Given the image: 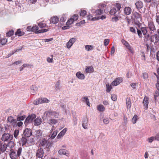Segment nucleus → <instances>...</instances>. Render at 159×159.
I'll use <instances>...</instances> for the list:
<instances>
[{
  "label": "nucleus",
  "mask_w": 159,
  "mask_h": 159,
  "mask_svg": "<svg viewBox=\"0 0 159 159\" xmlns=\"http://www.w3.org/2000/svg\"><path fill=\"white\" fill-rule=\"evenodd\" d=\"M22 148H19L17 150L11 151L9 154L11 159H20V156L22 152Z\"/></svg>",
  "instance_id": "obj_1"
},
{
  "label": "nucleus",
  "mask_w": 159,
  "mask_h": 159,
  "mask_svg": "<svg viewBox=\"0 0 159 159\" xmlns=\"http://www.w3.org/2000/svg\"><path fill=\"white\" fill-rule=\"evenodd\" d=\"M134 23L139 27L141 25L142 21L141 15L139 13L135 12L133 15Z\"/></svg>",
  "instance_id": "obj_2"
},
{
  "label": "nucleus",
  "mask_w": 159,
  "mask_h": 159,
  "mask_svg": "<svg viewBox=\"0 0 159 159\" xmlns=\"http://www.w3.org/2000/svg\"><path fill=\"white\" fill-rule=\"evenodd\" d=\"M52 144V142L51 141L43 139L39 144V146L42 149L43 148L47 149L48 151L49 147L51 146Z\"/></svg>",
  "instance_id": "obj_3"
},
{
  "label": "nucleus",
  "mask_w": 159,
  "mask_h": 159,
  "mask_svg": "<svg viewBox=\"0 0 159 159\" xmlns=\"http://www.w3.org/2000/svg\"><path fill=\"white\" fill-rule=\"evenodd\" d=\"M59 115L58 113L55 111H52L51 110H49L44 112V117H42V118L43 119L48 118L47 117H45V116L46 117L47 116H51V117L52 116L55 118H58Z\"/></svg>",
  "instance_id": "obj_4"
},
{
  "label": "nucleus",
  "mask_w": 159,
  "mask_h": 159,
  "mask_svg": "<svg viewBox=\"0 0 159 159\" xmlns=\"http://www.w3.org/2000/svg\"><path fill=\"white\" fill-rule=\"evenodd\" d=\"M13 136L12 134H10L8 133H5L2 136L1 139L2 142L9 141L13 138Z\"/></svg>",
  "instance_id": "obj_5"
},
{
  "label": "nucleus",
  "mask_w": 159,
  "mask_h": 159,
  "mask_svg": "<svg viewBox=\"0 0 159 159\" xmlns=\"http://www.w3.org/2000/svg\"><path fill=\"white\" fill-rule=\"evenodd\" d=\"M102 7L101 9H99L97 10H92V12L94 13L96 15H100L103 13V12L104 10V5H103L101 6Z\"/></svg>",
  "instance_id": "obj_6"
},
{
  "label": "nucleus",
  "mask_w": 159,
  "mask_h": 159,
  "mask_svg": "<svg viewBox=\"0 0 159 159\" xmlns=\"http://www.w3.org/2000/svg\"><path fill=\"white\" fill-rule=\"evenodd\" d=\"M7 148V145L4 142L0 141V155L4 152Z\"/></svg>",
  "instance_id": "obj_7"
},
{
  "label": "nucleus",
  "mask_w": 159,
  "mask_h": 159,
  "mask_svg": "<svg viewBox=\"0 0 159 159\" xmlns=\"http://www.w3.org/2000/svg\"><path fill=\"white\" fill-rule=\"evenodd\" d=\"M150 38L151 42L154 43L155 44L159 41V36L157 34L152 35Z\"/></svg>",
  "instance_id": "obj_8"
},
{
  "label": "nucleus",
  "mask_w": 159,
  "mask_h": 159,
  "mask_svg": "<svg viewBox=\"0 0 159 159\" xmlns=\"http://www.w3.org/2000/svg\"><path fill=\"white\" fill-rule=\"evenodd\" d=\"M58 152L59 154L61 155H64L67 157H69L70 155V153L68 150L63 149H60Z\"/></svg>",
  "instance_id": "obj_9"
},
{
  "label": "nucleus",
  "mask_w": 159,
  "mask_h": 159,
  "mask_svg": "<svg viewBox=\"0 0 159 159\" xmlns=\"http://www.w3.org/2000/svg\"><path fill=\"white\" fill-rule=\"evenodd\" d=\"M32 130L30 129H26L24 131V135L26 137H30L32 134Z\"/></svg>",
  "instance_id": "obj_10"
},
{
  "label": "nucleus",
  "mask_w": 159,
  "mask_h": 159,
  "mask_svg": "<svg viewBox=\"0 0 159 159\" xmlns=\"http://www.w3.org/2000/svg\"><path fill=\"white\" fill-rule=\"evenodd\" d=\"M76 39L75 38L70 39L68 42L66 43L67 47L69 48L76 41Z\"/></svg>",
  "instance_id": "obj_11"
},
{
  "label": "nucleus",
  "mask_w": 159,
  "mask_h": 159,
  "mask_svg": "<svg viewBox=\"0 0 159 159\" xmlns=\"http://www.w3.org/2000/svg\"><path fill=\"white\" fill-rule=\"evenodd\" d=\"M50 23L55 24L58 22L59 18L57 16H54L50 18Z\"/></svg>",
  "instance_id": "obj_12"
},
{
  "label": "nucleus",
  "mask_w": 159,
  "mask_h": 159,
  "mask_svg": "<svg viewBox=\"0 0 159 159\" xmlns=\"http://www.w3.org/2000/svg\"><path fill=\"white\" fill-rule=\"evenodd\" d=\"M43 151L42 148L39 149L37 151L36 156L37 157L41 158L43 156Z\"/></svg>",
  "instance_id": "obj_13"
},
{
  "label": "nucleus",
  "mask_w": 159,
  "mask_h": 159,
  "mask_svg": "<svg viewBox=\"0 0 159 159\" xmlns=\"http://www.w3.org/2000/svg\"><path fill=\"white\" fill-rule=\"evenodd\" d=\"M122 82V79L120 78H116L111 83L113 86H117Z\"/></svg>",
  "instance_id": "obj_14"
},
{
  "label": "nucleus",
  "mask_w": 159,
  "mask_h": 159,
  "mask_svg": "<svg viewBox=\"0 0 159 159\" xmlns=\"http://www.w3.org/2000/svg\"><path fill=\"white\" fill-rule=\"evenodd\" d=\"M148 27L151 31H154L156 30V28L152 22H148Z\"/></svg>",
  "instance_id": "obj_15"
},
{
  "label": "nucleus",
  "mask_w": 159,
  "mask_h": 159,
  "mask_svg": "<svg viewBox=\"0 0 159 159\" xmlns=\"http://www.w3.org/2000/svg\"><path fill=\"white\" fill-rule=\"evenodd\" d=\"M135 5L138 10L142 8L143 6V2L141 1H137L135 3Z\"/></svg>",
  "instance_id": "obj_16"
},
{
  "label": "nucleus",
  "mask_w": 159,
  "mask_h": 159,
  "mask_svg": "<svg viewBox=\"0 0 159 159\" xmlns=\"http://www.w3.org/2000/svg\"><path fill=\"white\" fill-rule=\"evenodd\" d=\"M35 132V136L37 139H39L42 138L43 136L42 132L41 130H36Z\"/></svg>",
  "instance_id": "obj_17"
},
{
  "label": "nucleus",
  "mask_w": 159,
  "mask_h": 159,
  "mask_svg": "<svg viewBox=\"0 0 159 159\" xmlns=\"http://www.w3.org/2000/svg\"><path fill=\"white\" fill-rule=\"evenodd\" d=\"M124 11L125 14L128 15L131 13L132 9L129 7H126L124 9Z\"/></svg>",
  "instance_id": "obj_18"
},
{
  "label": "nucleus",
  "mask_w": 159,
  "mask_h": 159,
  "mask_svg": "<svg viewBox=\"0 0 159 159\" xmlns=\"http://www.w3.org/2000/svg\"><path fill=\"white\" fill-rule=\"evenodd\" d=\"M76 77L79 79L84 80L85 79V76L84 75L81 73L80 72H77L76 74Z\"/></svg>",
  "instance_id": "obj_19"
},
{
  "label": "nucleus",
  "mask_w": 159,
  "mask_h": 159,
  "mask_svg": "<svg viewBox=\"0 0 159 159\" xmlns=\"http://www.w3.org/2000/svg\"><path fill=\"white\" fill-rule=\"evenodd\" d=\"M148 97L145 96L143 100V103L145 108L146 109L148 108Z\"/></svg>",
  "instance_id": "obj_20"
},
{
  "label": "nucleus",
  "mask_w": 159,
  "mask_h": 159,
  "mask_svg": "<svg viewBox=\"0 0 159 159\" xmlns=\"http://www.w3.org/2000/svg\"><path fill=\"white\" fill-rule=\"evenodd\" d=\"M28 139H27V137L26 138L22 137L21 138L20 142L22 143V146L26 145V146H27V140Z\"/></svg>",
  "instance_id": "obj_21"
},
{
  "label": "nucleus",
  "mask_w": 159,
  "mask_h": 159,
  "mask_svg": "<svg viewBox=\"0 0 159 159\" xmlns=\"http://www.w3.org/2000/svg\"><path fill=\"white\" fill-rule=\"evenodd\" d=\"M67 128H65L62 130L58 134L57 137L58 139L62 137L66 133L67 131Z\"/></svg>",
  "instance_id": "obj_22"
},
{
  "label": "nucleus",
  "mask_w": 159,
  "mask_h": 159,
  "mask_svg": "<svg viewBox=\"0 0 159 159\" xmlns=\"http://www.w3.org/2000/svg\"><path fill=\"white\" fill-rule=\"evenodd\" d=\"M30 89L31 90V94L34 95V94L37 92L38 90V88L35 85H32L30 87Z\"/></svg>",
  "instance_id": "obj_23"
},
{
  "label": "nucleus",
  "mask_w": 159,
  "mask_h": 159,
  "mask_svg": "<svg viewBox=\"0 0 159 159\" xmlns=\"http://www.w3.org/2000/svg\"><path fill=\"white\" fill-rule=\"evenodd\" d=\"M7 148H9V149L8 150H10V152L12 150H13L12 149V148L14 147L15 146V144L14 143V142L12 141H10L9 143H8V144H7Z\"/></svg>",
  "instance_id": "obj_24"
},
{
  "label": "nucleus",
  "mask_w": 159,
  "mask_h": 159,
  "mask_svg": "<svg viewBox=\"0 0 159 159\" xmlns=\"http://www.w3.org/2000/svg\"><path fill=\"white\" fill-rule=\"evenodd\" d=\"M27 146L31 145L32 144L34 143V139L32 138H30L29 137H27Z\"/></svg>",
  "instance_id": "obj_25"
},
{
  "label": "nucleus",
  "mask_w": 159,
  "mask_h": 159,
  "mask_svg": "<svg viewBox=\"0 0 159 159\" xmlns=\"http://www.w3.org/2000/svg\"><path fill=\"white\" fill-rule=\"evenodd\" d=\"M82 101L83 102H85L88 106H90L89 100L87 97H83L82 98Z\"/></svg>",
  "instance_id": "obj_26"
},
{
  "label": "nucleus",
  "mask_w": 159,
  "mask_h": 159,
  "mask_svg": "<svg viewBox=\"0 0 159 159\" xmlns=\"http://www.w3.org/2000/svg\"><path fill=\"white\" fill-rule=\"evenodd\" d=\"M88 125V120H84L82 122V125L84 129H87Z\"/></svg>",
  "instance_id": "obj_27"
},
{
  "label": "nucleus",
  "mask_w": 159,
  "mask_h": 159,
  "mask_svg": "<svg viewBox=\"0 0 159 159\" xmlns=\"http://www.w3.org/2000/svg\"><path fill=\"white\" fill-rule=\"evenodd\" d=\"M16 35H18V36H21L25 34L24 32L21 31L20 29H18L15 33Z\"/></svg>",
  "instance_id": "obj_28"
},
{
  "label": "nucleus",
  "mask_w": 159,
  "mask_h": 159,
  "mask_svg": "<svg viewBox=\"0 0 159 159\" xmlns=\"http://www.w3.org/2000/svg\"><path fill=\"white\" fill-rule=\"evenodd\" d=\"M85 71L87 73H90L93 71V68L92 66L87 67L85 69Z\"/></svg>",
  "instance_id": "obj_29"
},
{
  "label": "nucleus",
  "mask_w": 159,
  "mask_h": 159,
  "mask_svg": "<svg viewBox=\"0 0 159 159\" xmlns=\"http://www.w3.org/2000/svg\"><path fill=\"white\" fill-rule=\"evenodd\" d=\"M126 106L128 108H130L131 106V101L130 98H127L126 99Z\"/></svg>",
  "instance_id": "obj_30"
},
{
  "label": "nucleus",
  "mask_w": 159,
  "mask_h": 159,
  "mask_svg": "<svg viewBox=\"0 0 159 159\" xmlns=\"http://www.w3.org/2000/svg\"><path fill=\"white\" fill-rule=\"evenodd\" d=\"M97 108L98 111H103L105 110V108L102 105H99L97 106Z\"/></svg>",
  "instance_id": "obj_31"
},
{
  "label": "nucleus",
  "mask_w": 159,
  "mask_h": 159,
  "mask_svg": "<svg viewBox=\"0 0 159 159\" xmlns=\"http://www.w3.org/2000/svg\"><path fill=\"white\" fill-rule=\"evenodd\" d=\"M93 46L92 45H87L85 46V50L88 51L92 50L93 49Z\"/></svg>",
  "instance_id": "obj_32"
},
{
  "label": "nucleus",
  "mask_w": 159,
  "mask_h": 159,
  "mask_svg": "<svg viewBox=\"0 0 159 159\" xmlns=\"http://www.w3.org/2000/svg\"><path fill=\"white\" fill-rule=\"evenodd\" d=\"M36 115L34 114H30L25 119H34L36 118Z\"/></svg>",
  "instance_id": "obj_33"
},
{
  "label": "nucleus",
  "mask_w": 159,
  "mask_h": 159,
  "mask_svg": "<svg viewBox=\"0 0 159 159\" xmlns=\"http://www.w3.org/2000/svg\"><path fill=\"white\" fill-rule=\"evenodd\" d=\"M19 133V129H16L14 131L13 135L14 137L16 139H19V138L18 136Z\"/></svg>",
  "instance_id": "obj_34"
},
{
  "label": "nucleus",
  "mask_w": 159,
  "mask_h": 159,
  "mask_svg": "<svg viewBox=\"0 0 159 159\" xmlns=\"http://www.w3.org/2000/svg\"><path fill=\"white\" fill-rule=\"evenodd\" d=\"M117 11V10L116 8H113L110 11V14L111 15H115Z\"/></svg>",
  "instance_id": "obj_35"
},
{
  "label": "nucleus",
  "mask_w": 159,
  "mask_h": 159,
  "mask_svg": "<svg viewBox=\"0 0 159 159\" xmlns=\"http://www.w3.org/2000/svg\"><path fill=\"white\" fill-rule=\"evenodd\" d=\"M79 14H80V16H84L87 14V11H86L81 10L79 12Z\"/></svg>",
  "instance_id": "obj_36"
},
{
  "label": "nucleus",
  "mask_w": 159,
  "mask_h": 159,
  "mask_svg": "<svg viewBox=\"0 0 159 159\" xmlns=\"http://www.w3.org/2000/svg\"><path fill=\"white\" fill-rule=\"evenodd\" d=\"M60 89V83L58 81L56 83L55 85V89L57 92H58Z\"/></svg>",
  "instance_id": "obj_37"
},
{
  "label": "nucleus",
  "mask_w": 159,
  "mask_h": 159,
  "mask_svg": "<svg viewBox=\"0 0 159 159\" xmlns=\"http://www.w3.org/2000/svg\"><path fill=\"white\" fill-rule=\"evenodd\" d=\"M141 29L143 35H145L148 33V30L146 27H141Z\"/></svg>",
  "instance_id": "obj_38"
},
{
  "label": "nucleus",
  "mask_w": 159,
  "mask_h": 159,
  "mask_svg": "<svg viewBox=\"0 0 159 159\" xmlns=\"http://www.w3.org/2000/svg\"><path fill=\"white\" fill-rule=\"evenodd\" d=\"M79 16L78 15L75 14L70 18V20H72L74 21L78 19Z\"/></svg>",
  "instance_id": "obj_39"
},
{
  "label": "nucleus",
  "mask_w": 159,
  "mask_h": 159,
  "mask_svg": "<svg viewBox=\"0 0 159 159\" xmlns=\"http://www.w3.org/2000/svg\"><path fill=\"white\" fill-rule=\"evenodd\" d=\"M33 104L35 105H37L41 103V98H39L36 99L33 102Z\"/></svg>",
  "instance_id": "obj_40"
},
{
  "label": "nucleus",
  "mask_w": 159,
  "mask_h": 159,
  "mask_svg": "<svg viewBox=\"0 0 159 159\" xmlns=\"http://www.w3.org/2000/svg\"><path fill=\"white\" fill-rule=\"evenodd\" d=\"M137 31L136 34L137 33L138 35V36L139 38H142L143 37V35L142 33V31L141 29L139 30L137 28Z\"/></svg>",
  "instance_id": "obj_41"
},
{
  "label": "nucleus",
  "mask_w": 159,
  "mask_h": 159,
  "mask_svg": "<svg viewBox=\"0 0 159 159\" xmlns=\"http://www.w3.org/2000/svg\"><path fill=\"white\" fill-rule=\"evenodd\" d=\"M144 35V40L145 41H147L150 39V35L149 34H146Z\"/></svg>",
  "instance_id": "obj_42"
},
{
  "label": "nucleus",
  "mask_w": 159,
  "mask_h": 159,
  "mask_svg": "<svg viewBox=\"0 0 159 159\" xmlns=\"http://www.w3.org/2000/svg\"><path fill=\"white\" fill-rule=\"evenodd\" d=\"M40 98L41 103H43L45 102L48 103L49 102V101L46 98Z\"/></svg>",
  "instance_id": "obj_43"
},
{
  "label": "nucleus",
  "mask_w": 159,
  "mask_h": 159,
  "mask_svg": "<svg viewBox=\"0 0 159 159\" xmlns=\"http://www.w3.org/2000/svg\"><path fill=\"white\" fill-rule=\"evenodd\" d=\"M41 120H34V123L35 125H39L42 123Z\"/></svg>",
  "instance_id": "obj_44"
},
{
  "label": "nucleus",
  "mask_w": 159,
  "mask_h": 159,
  "mask_svg": "<svg viewBox=\"0 0 159 159\" xmlns=\"http://www.w3.org/2000/svg\"><path fill=\"white\" fill-rule=\"evenodd\" d=\"M14 32L13 30H10L9 32L7 33L6 35L7 36H11L14 34Z\"/></svg>",
  "instance_id": "obj_45"
},
{
  "label": "nucleus",
  "mask_w": 159,
  "mask_h": 159,
  "mask_svg": "<svg viewBox=\"0 0 159 159\" xmlns=\"http://www.w3.org/2000/svg\"><path fill=\"white\" fill-rule=\"evenodd\" d=\"M38 24L39 26L41 28H44L46 26V24L43 23V21L39 23Z\"/></svg>",
  "instance_id": "obj_46"
},
{
  "label": "nucleus",
  "mask_w": 159,
  "mask_h": 159,
  "mask_svg": "<svg viewBox=\"0 0 159 159\" xmlns=\"http://www.w3.org/2000/svg\"><path fill=\"white\" fill-rule=\"evenodd\" d=\"M114 17H112V21L113 22L115 21V22H116L119 20V17L116 15H114Z\"/></svg>",
  "instance_id": "obj_47"
},
{
  "label": "nucleus",
  "mask_w": 159,
  "mask_h": 159,
  "mask_svg": "<svg viewBox=\"0 0 159 159\" xmlns=\"http://www.w3.org/2000/svg\"><path fill=\"white\" fill-rule=\"evenodd\" d=\"M48 29H42L41 30H39L38 31H37L36 32V34H38V33H44L45 32H47L48 31Z\"/></svg>",
  "instance_id": "obj_48"
},
{
  "label": "nucleus",
  "mask_w": 159,
  "mask_h": 159,
  "mask_svg": "<svg viewBox=\"0 0 159 159\" xmlns=\"http://www.w3.org/2000/svg\"><path fill=\"white\" fill-rule=\"evenodd\" d=\"M48 122L51 125L57 123V120H49Z\"/></svg>",
  "instance_id": "obj_49"
},
{
  "label": "nucleus",
  "mask_w": 159,
  "mask_h": 159,
  "mask_svg": "<svg viewBox=\"0 0 159 159\" xmlns=\"http://www.w3.org/2000/svg\"><path fill=\"white\" fill-rule=\"evenodd\" d=\"M141 77H143L144 79L146 80L148 78V74L146 72L143 73Z\"/></svg>",
  "instance_id": "obj_50"
},
{
  "label": "nucleus",
  "mask_w": 159,
  "mask_h": 159,
  "mask_svg": "<svg viewBox=\"0 0 159 159\" xmlns=\"http://www.w3.org/2000/svg\"><path fill=\"white\" fill-rule=\"evenodd\" d=\"M106 87L107 88L106 91L107 92H109L112 89V87L111 85L106 84Z\"/></svg>",
  "instance_id": "obj_51"
},
{
  "label": "nucleus",
  "mask_w": 159,
  "mask_h": 159,
  "mask_svg": "<svg viewBox=\"0 0 159 159\" xmlns=\"http://www.w3.org/2000/svg\"><path fill=\"white\" fill-rule=\"evenodd\" d=\"M7 42V40L6 39H1L0 43L2 45H5Z\"/></svg>",
  "instance_id": "obj_52"
},
{
  "label": "nucleus",
  "mask_w": 159,
  "mask_h": 159,
  "mask_svg": "<svg viewBox=\"0 0 159 159\" xmlns=\"http://www.w3.org/2000/svg\"><path fill=\"white\" fill-rule=\"evenodd\" d=\"M66 20V18L65 15H62L60 19V21L61 22H64Z\"/></svg>",
  "instance_id": "obj_53"
},
{
  "label": "nucleus",
  "mask_w": 159,
  "mask_h": 159,
  "mask_svg": "<svg viewBox=\"0 0 159 159\" xmlns=\"http://www.w3.org/2000/svg\"><path fill=\"white\" fill-rule=\"evenodd\" d=\"M57 133V130H55L54 131L52 134L51 136L50 137V138L52 139H53L56 136Z\"/></svg>",
  "instance_id": "obj_54"
},
{
  "label": "nucleus",
  "mask_w": 159,
  "mask_h": 159,
  "mask_svg": "<svg viewBox=\"0 0 159 159\" xmlns=\"http://www.w3.org/2000/svg\"><path fill=\"white\" fill-rule=\"evenodd\" d=\"M32 32H35V33H36V32L37 31H38V27L37 25L33 26L32 27Z\"/></svg>",
  "instance_id": "obj_55"
},
{
  "label": "nucleus",
  "mask_w": 159,
  "mask_h": 159,
  "mask_svg": "<svg viewBox=\"0 0 159 159\" xmlns=\"http://www.w3.org/2000/svg\"><path fill=\"white\" fill-rule=\"evenodd\" d=\"M129 30L130 32L134 34H136V32L135 28L133 27H131L129 28Z\"/></svg>",
  "instance_id": "obj_56"
},
{
  "label": "nucleus",
  "mask_w": 159,
  "mask_h": 159,
  "mask_svg": "<svg viewBox=\"0 0 159 159\" xmlns=\"http://www.w3.org/2000/svg\"><path fill=\"white\" fill-rule=\"evenodd\" d=\"M121 42L123 45L125 46L126 47L129 44V43L124 39H122Z\"/></svg>",
  "instance_id": "obj_57"
},
{
  "label": "nucleus",
  "mask_w": 159,
  "mask_h": 159,
  "mask_svg": "<svg viewBox=\"0 0 159 159\" xmlns=\"http://www.w3.org/2000/svg\"><path fill=\"white\" fill-rule=\"evenodd\" d=\"M126 47L129 51L131 53H133L134 52L133 48H132L130 46L129 44L127 46H126Z\"/></svg>",
  "instance_id": "obj_58"
},
{
  "label": "nucleus",
  "mask_w": 159,
  "mask_h": 159,
  "mask_svg": "<svg viewBox=\"0 0 159 159\" xmlns=\"http://www.w3.org/2000/svg\"><path fill=\"white\" fill-rule=\"evenodd\" d=\"M126 47L129 51L131 53H133L134 52L133 48H132L130 46L129 44L127 46H126Z\"/></svg>",
  "instance_id": "obj_59"
},
{
  "label": "nucleus",
  "mask_w": 159,
  "mask_h": 159,
  "mask_svg": "<svg viewBox=\"0 0 159 159\" xmlns=\"http://www.w3.org/2000/svg\"><path fill=\"white\" fill-rule=\"evenodd\" d=\"M109 43V40L108 39H105L104 41V45L106 46L108 45Z\"/></svg>",
  "instance_id": "obj_60"
},
{
  "label": "nucleus",
  "mask_w": 159,
  "mask_h": 159,
  "mask_svg": "<svg viewBox=\"0 0 159 159\" xmlns=\"http://www.w3.org/2000/svg\"><path fill=\"white\" fill-rule=\"evenodd\" d=\"M159 96V91H158L156 90L155 92V93L154 94V98L155 100H156V98Z\"/></svg>",
  "instance_id": "obj_61"
},
{
  "label": "nucleus",
  "mask_w": 159,
  "mask_h": 159,
  "mask_svg": "<svg viewBox=\"0 0 159 159\" xmlns=\"http://www.w3.org/2000/svg\"><path fill=\"white\" fill-rule=\"evenodd\" d=\"M148 142L150 143H152L153 140H156L155 136L152 137H151L149 138L148 139Z\"/></svg>",
  "instance_id": "obj_62"
},
{
  "label": "nucleus",
  "mask_w": 159,
  "mask_h": 159,
  "mask_svg": "<svg viewBox=\"0 0 159 159\" xmlns=\"http://www.w3.org/2000/svg\"><path fill=\"white\" fill-rule=\"evenodd\" d=\"M137 84L136 83H132L130 84V86L134 89H135Z\"/></svg>",
  "instance_id": "obj_63"
},
{
  "label": "nucleus",
  "mask_w": 159,
  "mask_h": 159,
  "mask_svg": "<svg viewBox=\"0 0 159 159\" xmlns=\"http://www.w3.org/2000/svg\"><path fill=\"white\" fill-rule=\"evenodd\" d=\"M155 19L156 22L159 25V15H156Z\"/></svg>",
  "instance_id": "obj_64"
}]
</instances>
